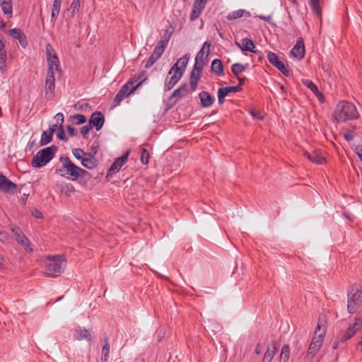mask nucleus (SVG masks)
I'll list each match as a JSON object with an SVG mask.
<instances>
[{
    "label": "nucleus",
    "mask_w": 362,
    "mask_h": 362,
    "mask_svg": "<svg viewBox=\"0 0 362 362\" xmlns=\"http://www.w3.org/2000/svg\"><path fill=\"white\" fill-rule=\"evenodd\" d=\"M333 117L337 122H345L348 120L358 119L359 114L353 103L341 101L337 104Z\"/></svg>",
    "instance_id": "1"
},
{
    "label": "nucleus",
    "mask_w": 362,
    "mask_h": 362,
    "mask_svg": "<svg viewBox=\"0 0 362 362\" xmlns=\"http://www.w3.org/2000/svg\"><path fill=\"white\" fill-rule=\"evenodd\" d=\"M66 267V259L62 255L47 257L45 262V274L49 277L60 275Z\"/></svg>",
    "instance_id": "2"
},
{
    "label": "nucleus",
    "mask_w": 362,
    "mask_h": 362,
    "mask_svg": "<svg viewBox=\"0 0 362 362\" xmlns=\"http://www.w3.org/2000/svg\"><path fill=\"white\" fill-rule=\"evenodd\" d=\"M59 161L62 165L60 168L56 169V173L71 180H77V170H79V167L75 165L68 156H61Z\"/></svg>",
    "instance_id": "3"
},
{
    "label": "nucleus",
    "mask_w": 362,
    "mask_h": 362,
    "mask_svg": "<svg viewBox=\"0 0 362 362\" xmlns=\"http://www.w3.org/2000/svg\"><path fill=\"white\" fill-rule=\"evenodd\" d=\"M57 151L58 148L55 145H52L39 151L33 158L32 166L38 168L45 165L54 157Z\"/></svg>",
    "instance_id": "4"
},
{
    "label": "nucleus",
    "mask_w": 362,
    "mask_h": 362,
    "mask_svg": "<svg viewBox=\"0 0 362 362\" xmlns=\"http://www.w3.org/2000/svg\"><path fill=\"white\" fill-rule=\"evenodd\" d=\"M361 328L362 317H357L355 318L354 322L349 325L344 333L341 334L340 336H337V339L333 341L332 349H337L339 343L346 342L348 339L353 337Z\"/></svg>",
    "instance_id": "5"
},
{
    "label": "nucleus",
    "mask_w": 362,
    "mask_h": 362,
    "mask_svg": "<svg viewBox=\"0 0 362 362\" xmlns=\"http://www.w3.org/2000/svg\"><path fill=\"white\" fill-rule=\"evenodd\" d=\"M347 310L349 313H354L362 305V291L358 288L351 287L347 292Z\"/></svg>",
    "instance_id": "6"
},
{
    "label": "nucleus",
    "mask_w": 362,
    "mask_h": 362,
    "mask_svg": "<svg viewBox=\"0 0 362 362\" xmlns=\"http://www.w3.org/2000/svg\"><path fill=\"white\" fill-rule=\"evenodd\" d=\"M46 58L47 62V72L54 73V71L62 73V68L59 57L50 43L45 45Z\"/></svg>",
    "instance_id": "7"
},
{
    "label": "nucleus",
    "mask_w": 362,
    "mask_h": 362,
    "mask_svg": "<svg viewBox=\"0 0 362 362\" xmlns=\"http://www.w3.org/2000/svg\"><path fill=\"white\" fill-rule=\"evenodd\" d=\"M146 81V78L141 80V81L136 84V86H132V81H127L124 86H122L120 90L115 95L112 107L113 108L119 105V103L122 101V100L128 97L130 94L133 93Z\"/></svg>",
    "instance_id": "8"
},
{
    "label": "nucleus",
    "mask_w": 362,
    "mask_h": 362,
    "mask_svg": "<svg viewBox=\"0 0 362 362\" xmlns=\"http://www.w3.org/2000/svg\"><path fill=\"white\" fill-rule=\"evenodd\" d=\"M326 330L324 329L319 334H314L307 351V356L313 358L322 346Z\"/></svg>",
    "instance_id": "9"
},
{
    "label": "nucleus",
    "mask_w": 362,
    "mask_h": 362,
    "mask_svg": "<svg viewBox=\"0 0 362 362\" xmlns=\"http://www.w3.org/2000/svg\"><path fill=\"white\" fill-rule=\"evenodd\" d=\"M0 191L9 194H15L18 191V185L11 181L2 172H0Z\"/></svg>",
    "instance_id": "10"
},
{
    "label": "nucleus",
    "mask_w": 362,
    "mask_h": 362,
    "mask_svg": "<svg viewBox=\"0 0 362 362\" xmlns=\"http://www.w3.org/2000/svg\"><path fill=\"white\" fill-rule=\"evenodd\" d=\"M54 73L47 72L45 83V93L47 100H52L55 95Z\"/></svg>",
    "instance_id": "11"
},
{
    "label": "nucleus",
    "mask_w": 362,
    "mask_h": 362,
    "mask_svg": "<svg viewBox=\"0 0 362 362\" xmlns=\"http://www.w3.org/2000/svg\"><path fill=\"white\" fill-rule=\"evenodd\" d=\"M129 153L130 151L129 150L122 156L117 158L114 160V162L112 163V164L111 165L110 168L108 170V172L106 175L107 178L112 177L113 175L119 171L122 165L127 163Z\"/></svg>",
    "instance_id": "12"
},
{
    "label": "nucleus",
    "mask_w": 362,
    "mask_h": 362,
    "mask_svg": "<svg viewBox=\"0 0 362 362\" xmlns=\"http://www.w3.org/2000/svg\"><path fill=\"white\" fill-rule=\"evenodd\" d=\"M189 57V54L187 53L182 58L178 59L177 62L170 68L168 71V76H170L173 71L182 73V75L183 76L188 64Z\"/></svg>",
    "instance_id": "13"
},
{
    "label": "nucleus",
    "mask_w": 362,
    "mask_h": 362,
    "mask_svg": "<svg viewBox=\"0 0 362 362\" xmlns=\"http://www.w3.org/2000/svg\"><path fill=\"white\" fill-rule=\"evenodd\" d=\"M187 93L188 85L187 83H185L175 89L168 99L169 102L172 103L171 107L175 105L180 98L186 96Z\"/></svg>",
    "instance_id": "14"
},
{
    "label": "nucleus",
    "mask_w": 362,
    "mask_h": 362,
    "mask_svg": "<svg viewBox=\"0 0 362 362\" xmlns=\"http://www.w3.org/2000/svg\"><path fill=\"white\" fill-rule=\"evenodd\" d=\"M105 117L103 114L101 112L95 111L92 113L88 124L93 128L95 127L97 131H99L103 127Z\"/></svg>",
    "instance_id": "15"
},
{
    "label": "nucleus",
    "mask_w": 362,
    "mask_h": 362,
    "mask_svg": "<svg viewBox=\"0 0 362 362\" xmlns=\"http://www.w3.org/2000/svg\"><path fill=\"white\" fill-rule=\"evenodd\" d=\"M7 34L9 35L10 36L13 37L14 39L18 40L20 45L23 48H25L28 46V42L27 40V37L21 29H19V28L10 29L7 31Z\"/></svg>",
    "instance_id": "16"
},
{
    "label": "nucleus",
    "mask_w": 362,
    "mask_h": 362,
    "mask_svg": "<svg viewBox=\"0 0 362 362\" xmlns=\"http://www.w3.org/2000/svg\"><path fill=\"white\" fill-rule=\"evenodd\" d=\"M11 231L13 233L16 241L21 245L25 250L32 251V248H30V241L28 238L18 228L12 227Z\"/></svg>",
    "instance_id": "17"
},
{
    "label": "nucleus",
    "mask_w": 362,
    "mask_h": 362,
    "mask_svg": "<svg viewBox=\"0 0 362 362\" xmlns=\"http://www.w3.org/2000/svg\"><path fill=\"white\" fill-rule=\"evenodd\" d=\"M278 346L279 342L277 341H272L270 345L267 347V351L264 354L262 362H272L277 352Z\"/></svg>",
    "instance_id": "18"
},
{
    "label": "nucleus",
    "mask_w": 362,
    "mask_h": 362,
    "mask_svg": "<svg viewBox=\"0 0 362 362\" xmlns=\"http://www.w3.org/2000/svg\"><path fill=\"white\" fill-rule=\"evenodd\" d=\"M171 75L170 78L168 75V77L165 78L164 83V90L165 92L170 90L182 76V73H177L175 71H173Z\"/></svg>",
    "instance_id": "19"
},
{
    "label": "nucleus",
    "mask_w": 362,
    "mask_h": 362,
    "mask_svg": "<svg viewBox=\"0 0 362 362\" xmlns=\"http://www.w3.org/2000/svg\"><path fill=\"white\" fill-rule=\"evenodd\" d=\"M291 55L293 57L301 59L305 56V46L303 38L298 39L296 44L291 50Z\"/></svg>",
    "instance_id": "20"
},
{
    "label": "nucleus",
    "mask_w": 362,
    "mask_h": 362,
    "mask_svg": "<svg viewBox=\"0 0 362 362\" xmlns=\"http://www.w3.org/2000/svg\"><path fill=\"white\" fill-rule=\"evenodd\" d=\"M209 50H207L206 56H204V52L203 51V49H201L198 53L197 54V56L195 57V63H194V69H199L200 71L201 70H203V68L204 65L206 64L208 61V57L209 54Z\"/></svg>",
    "instance_id": "21"
},
{
    "label": "nucleus",
    "mask_w": 362,
    "mask_h": 362,
    "mask_svg": "<svg viewBox=\"0 0 362 362\" xmlns=\"http://www.w3.org/2000/svg\"><path fill=\"white\" fill-rule=\"evenodd\" d=\"M200 105L202 107H210L214 103L215 98L209 92L202 90L199 93Z\"/></svg>",
    "instance_id": "22"
},
{
    "label": "nucleus",
    "mask_w": 362,
    "mask_h": 362,
    "mask_svg": "<svg viewBox=\"0 0 362 362\" xmlns=\"http://www.w3.org/2000/svg\"><path fill=\"white\" fill-rule=\"evenodd\" d=\"M74 337L76 340H87L88 341H92V334L89 329L77 327L74 330Z\"/></svg>",
    "instance_id": "23"
},
{
    "label": "nucleus",
    "mask_w": 362,
    "mask_h": 362,
    "mask_svg": "<svg viewBox=\"0 0 362 362\" xmlns=\"http://www.w3.org/2000/svg\"><path fill=\"white\" fill-rule=\"evenodd\" d=\"M57 128V125L54 124L52 127L49 128L48 131L42 132L40 141V146H42L47 145L52 141L53 134L56 132Z\"/></svg>",
    "instance_id": "24"
},
{
    "label": "nucleus",
    "mask_w": 362,
    "mask_h": 362,
    "mask_svg": "<svg viewBox=\"0 0 362 362\" xmlns=\"http://www.w3.org/2000/svg\"><path fill=\"white\" fill-rule=\"evenodd\" d=\"M81 164L85 168L92 170L97 167L98 160L94 154L88 153L81 160Z\"/></svg>",
    "instance_id": "25"
},
{
    "label": "nucleus",
    "mask_w": 362,
    "mask_h": 362,
    "mask_svg": "<svg viewBox=\"0 0 362 362\" xmlns=\"http://www.w3.org/2000/svg\"><path fill=\"white\" fill-rule=\"evenodd\" d=\"M202 71L203 70H201L200 71H199V69H194V66H193V69L190 73V87H191V89H192V91H194L197 88V85H198V81H199L200 78H201V75H202Z\"/></svg>",
    "instance_id": "26"
},
{
    "label": "nucleus",
    "mask_w": 362,
    "mask_h": 362,
    "mask_svg": "<svg viewBox=\"0 0 362 362\" xmlns=\"http://www.w3.org/2000/svg\"><path fill=\"white\" fill-rule=\"evenodd\" d=\"M251 14L249 11L239 9L229 13L226 18L228 21H233L242 17L249 18Z\"/></svg>",
    "instance_id": "27"
},
{
    "label": "nucleus",
    "mask_w": 362,
    "mask_h": 362,
    "mask_svg": "<svg viewBox=\"0 0 362 362\" xmlns=\"http://www.w3.org/2000/svg\"><path fill=\"white\" fill-rule=\"evenodd\" d=\"M302 83L308 87L315 95L321 100V98H324L323 94L318 90L317 86L310 79H303Z\"/></svg>",
    "instance_id": "28"
},
{
    "label": "nucleus",
    "mask_w": 362,
    "mask_h": 362,
    "mask_svg": "<svg viewBox=\"0 0 362 362\" xmlns=\"http://www.w3.org/2000/svg\"><path fill=\"white\" fill-rule=\"evenodd\" d=\"M211 70L217 76H222L223 74V64L218 59H215L212 61L211 65Z\"/></svg>",
    "instance_id": "29"
},
{
    "label": "nucleus",
    "mask_w": 362,
    "mask_h": 362,
    "mask_svg": "<svg viewBox=\"0 0 362 362\" xmlns=\"http://www.w3.org/2000/svg\"><path fill=\"white\" fill-rule=\"evenodd\" d=\"M237 45L242 51H248L255 53V51L253 50V49L255 47V43L248 37H245L242 40V46L238 43H237Z\"/></svg>",
    "instance_id": "30"
},
{
    "label": "nucleus",
    "mask_w": 362,
    "mask_h": 362,
    "mask_svg": "<svg viewBox=\"0 0 362 362\" xmlns=\"http://www.w3.org/2000/svg\"><path fill=\"white\" fill-rule=\"evenodd\" d=\"M0 6L4 15L11 17L13 5L11 0H0Z\"/></svg>",
    "instance_id": "31"
},
{
    "label": "nucleus",
    "mask_w": 362,
    "mask_h": 362,
    "mask_svg": "<svg viewBox=\"0 0 362 362\" xmlns=\"http://www.w3.org/2000/svg\"><path fill=\"white\" fill-rule=\"evenodd\" d=\"M308 158L313 163L317 164H322L325 162V158L320 156V153L317 151H314L312 153H305Z\"/></svg>",
    "instance_id": "32"
},
{
    "label": "nucleus",
    "mask_w": 362,
    "mask_h": 362,
    "mask_svg": "<svg viewBox=\"0 0 362 362\" xmlns=\"http://www.w3.org/2000/svg\"><path fill=\"white\" fill-rule=\"evenodd\" d=\"M62 0H54L51 14V21L54 23L61 8Z\"/></svg>",
    "instance_id": "33"
},
{
    "label": "nucleus",
    "mask_w": 362,
    "mask_h": 362,
    "mask_svg": "<svg viewBox=\"0 0 362 362\" xmlns=\"http://www.w3.org/2000/svg\"><path fill=\"white\" fill-rule=\"evenodd\" d=\"M175 31V28L172 25H170L165 30L161 40H160V42H162L163 43L168 45L169 40H170L173 33Z\"/></svg>",
    "instance_id": "34"
},
{
    "label": "nucleus",
    "mask_w": 362,
    "mask_h": 362,
    "mask_svg": "<svg viewBox=\"0 0 362 362\" xmlns=\"http://www.w3.org/2000/svg\"><path fill=\"white\" fill-rule=\"evenodd\" d=\"M78 180L80 182H83L86 184L92 177V175L87 170L79 167V170H77Z\"/></svg>",
    "instance_id": "35"
},
{
    "label": "nucleus",
    "mask_w": 362,
    "mask_h": 362,
    "mask_svg": "<svg viewBox=\"0 0 362 362\" xmlns=\"http://www.w3.org/2000/svg\"><path fill=\"white\" fill-rule=\"evenodd\" d=\"M104 345L103 346L102 349V357H101V361L102 362H108V358L110 354V345L108 343L107 337L105 338L104 339Z\"/></svg>",
    "instance_id": "36"
},
{
    "label": "nucleus",
    "mask_w": 362,
    "mask_h": 362,
    "mask_svg": "<svg viewBox=\"0 0 362 362\" xmlns=\"http://www.w3.org/2000/svg\"><path fill=\"white\" fill-rule=\"evenodd\" d=\"M290 356V346L284 344L281 349L279 359L281 362H288Z\"/></svg>",
    "instance_id": "37"
},
{
    "label": "nucleus",
    "mask_w": 362,
    "mask_h": 362,
    "mask_svg": "<svg viewBox=\"0 0 362 362\" xmlns=\"http://www.w3.org/2000/svg\"><path fill=\"white\" fill-rule=\"evenodd\" d=\"M60 191L66 197H70L75 192V187L71 184L64 183L60 185Z\"/></svg>",
    "instance_id": "38"
},
{
    "label": "nucleus",
    "mask_w": 362,
    "mask_h": 362,
    "mask_svg": "<svg viewBox=\"0 0 362 362\" xmlns=\"http://www.w3.org/2000/svg\"><path fill=\"white\" fill-rule=\"evenodd\" d=\"M247 64L243 65L240 63H235L231 66L232 73L238 77V76L245 71L247 69Z\"/></svg>",
    "instance_id": "39"
},
{
    "label": "nucleus",
    "mask_w": 362,
    "mask_h": 362,
    "mask_svg": "<svg viewBox=\"0 0 362 362\" xmlns=\"http://www.w3.org/2000/svg\"><path fill=\"white\" fill-rule=\"evenodd\" d=\"M145 78H146V80L148 79L146 71H141L138 74L134 75L131 78H129V80L128 81H132V86H136L135 83L137 84L138 83L141 81V80L144 79Z\"/></svg>",
    "instance_id": "40"
},
{
    "label": "nucleus",
    "mask_w": 362,
    "mask_h": 362,
    "mask_svg": "<svg viewBox=\"0 0 362 362\" xmlns=\"http://www.w3.org/2000/svg\"><path fill=\"white\" fill-rule=\"evenodd\" d=\"M69 119L71 120L73 124L76 125L82 124L86 122V116L81 114H75L71 115Z\"/></svg>",
    "instance_id": "41"
},
{
    "label": "nucleus",
    "mask_w": 362,
    "mask_h": 362,
    "mask_svg": "<svg viewBox=\"0 0 362 362\" xmlns=\"http://www.w3.org/2000/svg\"><path fill=\"white\" fill-rule=\"evenodd\" d=\"M6 49L0 51V71L1 73H4L6 71Z\"/></svg>",
    "instance_id": "42"
},
{
    "label": "nucleus",
    "mask_w": 362,
    "mask_h": 362,
    "mask_svg": "<svg viewBox=\"0 0 362 362\" xmlns=\"http://www.w3.org/2000/svg\"><path fill=\"white\" fill-rule=\"evenodd\" d=\"M267 57L269 63L272 64L274 67H276V66L281 62L278 55L276 53L272 52L271 51L267 52Z\"/></svg>",
    "instance_id": "43"
},
{
    "label": "nucleus",
    "mask_w": 362,
    "mask_h": 362,
    "mask_svg": "<svg viewBox=\"0 0 362 362\" xmlns=\"http://www.w3.org/2000/svg\"><path fill=\"white\" fill-rule=\"evenodd\" d=\"M167 46L168 45L163 43L162 42L158 41L153 49V54L160 58Z\"/></svg>",
    "instance_id": "44"
},
{
    "label": "nucleus",
    "mask_w": 362,
    "mask_h": 362,
    "mask_svg": "<svg viewBox=\"0 0 362 362\" xmlns=\"http://www.w3.org/2000/svg\"><path fill=\"white\" fill-rule=\"evenodd\" d=\"M310 6L313 11L317 16L321 15V9L320 7V0H310Z\"/></svg>",
    "instance_id": "45"
},
{
    "label": "nucleus",
    "mask_w": 362,
    "mask_h": 362,
    "mask_svg": "<svg viewBox=\"0 0 362 362\" xmlns=\"http://www.w3.org/2000/svg\"><path fill=\"white\" fill-rule=\"evenodd\" d=\"M276 68L286 76H288L291 74V70L288 66H286L281 61L276 66Z\"/></svg>",
    "instance_id": "46"
},
{
    "label": "nucleus",
    "mask_w": 362,
    "mask_h": 362,
    "mask_svg": "<svg viewBox=\"0 0 362 362\" xmlns=\"http://www.w3.org/2000/svg\"><path fill=\"white\" fill-rule=\"evenodd\" d=\"M72 153L76 159L82 160L83 157H85L88 153L85 152L81 148H74L72 150Z\"/></svg>",
    "instance_id": "47"
},
{
    "label": "nucleus",
    "mask_w": 362,
    "mask_h": 362,
    "mask_svg": "<svg viewBox=\"0 0 362 362\" xmlns=\"http://www.w3.org/2000/svg\"><path fill=\"white\" fill-rule=\"evenodd\" d=\"M160 58L156 56V55H154V54H151V55L148 57V59H147L146 62V64H145V68L146 69H149L150 67H151Z\"/></svg>",
    "instance_id": "48"
},
{
    "label": "nucleus",
    "mask_w": 362,
    "mask_h": 362,
    "mask_svg": "<svg viewBox=\"0 0 362 362\" xmlns=\"http://www.w3.org/2000/svg\"><path fill=\"white\" fill-rule=\"evenodd\" d=\"M218 103L219 105H221L224 100L225 98L227 96L228 93L223 89V88H219L218 89Z\"/></svg>",
    "instance_id": "49"
},
{
    "label": "nucleus",
    "mask_w": 362,
    "mask_h": 362,
    "mask_svg": "<svg viewBox=\"0 0 362 362\" xmlns=\"http://www.w3.org/2000/svg\"><path fill=\"white\" fill-rule=\"evenodd\" d=\"M149 153L146 148H142L141 152V161L143 164L147 165L149 162Z\"/></svg>",
    "instance_id": "50"
},
{
    "label": "nucleus",
    "mask_w": 362,
    "mask_h": 362,
    "mask_svg": "<svg viewBox=\"0 0 362 362\" xmlns=\"http://www.w3.org/2000/svg\"><path fill=\"white\" fill-rule=\"evenodd\" d=\"M57 137L59 140H62V141H67V138H66V136L65 135L63 125L59 126L58 129H57Z\"/></svg>",
    "instance_id": "51"
},
{
    "label": "nucleus",
    "mask_w": 362,
    "mask_h": 362,
    "mask_svg": "<svg viewBox=\"0 0 362 362\" xmlns=\"http://www.w3.org/2000/svg\"><path fill=\"white\" fill-rule=\"evenodd\" d=\"M226 92L228 93H238L242 90V88L240 86H227L223 87Z\"/></svg>",
    "instance_id": "52"
},
{
    "label": "nucleus",
    "mask_w": 362,
    "mask_h": 362,
    "mask_svg": "<svg viewBox=\"0 0 362 362\" xmlns=\"http://www.w3.org/2000/svg\"><path fill=\"white\" fill-rule=\"evenodd\" d=\"M93 129V127L88 124L81 127V133L83 135L84 139H87V134L88 132Z\"/></svg>",
    "instance_id": "53"
},
{
    "label": "nucleus",
    "mask_w": 362,
    "mask_h": 362,
    "mask_svg": "<svg viewBox=\"0 0 362 362\" xmlns=\"http://www.w3.org/2000/svg\"><path fill=\"white\" fill-rule=\"evenodd\" d=\"M201 13H202V11H200L197 9H195L192 6V10L191 15H190V20L192 21H195L197 18H199V16L201 15Z\"/></svg>",
    "instance_id": "54"
},
{
    "label": "nucleus",
    "mask_w": 362,
    "mask_h": 362,
    "mask_svg": "<svg viewBox=\"0 0 362 362\" xmlns=\"http://www.w3.org/2000/svg\"><path fill=\"white\" fill-rule=\"evenodd\" d=\"M80 1L81 0H73L71 4V9L72 10V13H74L76 11H78L80 8Z\"/></svg>",
    "instance_id": "55"
},
{
    "label": "nucleus",
    "mask_w": 362,
    "mask_h": 362,
    "mask_svg": "<svg viewBox=\"0 0 362 362\" xmlns=\"http://www.w3.org/2000/svg\"><path fill=\"white\" fill-rule=\"evenodd\" d=\"M9 238V235L7 232L0 230V241L2 243L6 242Z\"/></svg>",
    "instance_id": "56"
},
{
    "label": "nucleus",
    "mask_w": 362,
    "mask_h": 362,
    "mask_svg": "<svg viewBox=\"0 0 362 362\" xmlns=\"http://www.w3.org/2000/svg\"><path fill=\"white\" fill-rule=\"evenodd\" d=\"M66 130L68 132V134L70 136H75L77 134V131L70 125H68L66 127Z\"/></svg>",
    "instance_id": "57"
},
{
    "label": "nucleus",
    "mask_w": 362,
    "mask_h": 362,
    "mask_svg": "<svg viewBox=\"0 0 362 362\" xmlns=\"http://www.w3.org/2000/svg\"><path fill=\"white\" fill-rule=\"evenodd\" d=\"M258 18L266 21V22L271 23L272 25H275V23L272 21V18L271 16L259 15V16H258Z\"/></svg>",
    "instance_id": "58"
},
{
    "label": "nucleus",
    "mask_w": 362,
    "mask_h": 362,
    "mask_svg": "<svg viewBox=\"0 0 362 362\" xmlns=\"http://www.w3.org/2000/svg\"><path fill=\"white\" fill-rule=\"evenodd\" d=\"M55 117L57 118V123H59V126L62 125L64 120V117L63 113H62V112L57 113Z\"/></svg>",
    "instance_id": "59"
},
{
    "label": "nucleus",
    "mask_w": 362,
    "mask_h": 362,
    "mask_svg": "<svg viewBox=\"0 0 362 362\" xmlns=\"http://www.w3.org/2000/svg\"><path fill=\"white\" fill-rule=\"evenodd\" d=\"M344 137L347 141H351L354 139V134L352 132H349L344 134Z\"/></svg>",
    "instance_id": "60"
},
{
    "label": "nucleus",
    "mask_w": 362,
    "mask_h": 362,
    "mask_svg": "<svg viewBox=\"0 0 362 362\" xmlns=\"http://www.w3.org/2000/svg\"><path fill=\"white\" fill-rule=\"evenodd\" d=\"M32 215L37 218H42L43 216L42 212L38 209H35L32 211Z\"/></svg>",
    "instance_id": "61"
},
{
    "label": "nucleus",
    "mask_w": 362,
    "mask_h": 362,
    "mask_svg": "<svg viewBox=\"0 0 362 362\" xmlns=\"http://www.w3.org/2000/svg\"><path fill=\"white\" fill-rule=\"evenodd\" d=\"M193 7L195 9H197V10H199V11L202 12V11L204 8L205 6L201 4L200 3H198V1H194V4H193Z\"/></svg>",
    "instance_id": "62"
},
{
    "label": "nucleus",
    "mask_w": 362,
    "mask_h": 362,
    "mask_svg": "<svg viewBox=\"0 0 362 362\" xmlns=\"http://www.w3.org/2000/svg\"><path fill=\"white\" fill-rule=\"evenodd\" d=\"M255 352L256 354L259 355L262 353V345L260 343H258L255 347Z\"/></svg>",
    "instance_id": "63"
},
{
    "label": "nucleus",
    "mask_w": 362,
    "mask_h": 362,
    "mask_svg": "<svg viewBox=\"0 0 362 362\" xmlns=\"http://www.w3.org/2000/svg\"><path fill=\"white\" fill-rule=\"evenodd\" d=\"M238 80V86H240V87H241L242 85H243L245 82V81H247V78L245 77H239L238 76L237 77Z\"/></svg>",
    "instance_id": "64"
}]
</instances>
